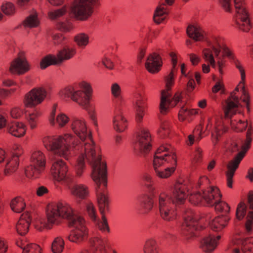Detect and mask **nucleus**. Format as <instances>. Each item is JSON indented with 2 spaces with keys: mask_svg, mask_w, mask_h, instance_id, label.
Listing matches in <instances>:
<instances>
[{
  "mask_svg": "<svg viewBox=\"0 0 253 253\" xmlns=\"http://www.w3.org/2000/svg\"><path fill=\"white\" fill-rule=\"evenodd\" d=\"M71 127L80 141L73 134L66 133L57 137L45 136L42 142L47 150L66 160L71 156L72 148L78 150L79 156L74 168L77 176L81 177L85 169V162L91 166L104 161L102 159L101 148L93 141L84 120L74 119Z\"/></svg>",
  "mask_w": 253,
  "mask_h": 253,
  "instance_id": "1",
  "label": "nucleus"
},
{
  "mask_svg": "<svg viewBox=\"0 0 253 253\" xmlns=\"http://www.w3.org/2000/svg\"><path fill=\"white\" fill-rule=\"evenodd\" d=\"M236 67L238 69L241 75V81L235 88V90L231 94L229 98L226 102L224 107V115L226 118L230 119L231 127L237 131H243L248 126L247 121H242L240 108L241 105L239 103V99L236 95V92L240 90L242 91L241 99L246 104L247 108L249 107V96L248 91L245 87L246 74L244 67L242 63L238 60L235 61Z\"/></svg>",
  "mask_w": 253,
  "mask_h": 253,
  "instance_id": "2",
  "label": "nucleus"
},
{
  "mask_svg": "<svg viewBox=\"0 0 253 253\" xmlns=\"http://www.w3.org/2000/svg\"><path fill=\"white\" fill-rule=\"evenodd\" d=\"M203 58L208 63L202 65V71L204 73L210 71V65L213 68L216 67L220 74H223V69L226 64V58L230 60L235 59L233 50L228 47L225 39L218 35L212 36L207 40V47L203 50Z\"/></svg>",
  "mask_w": 253,
  "mask_h": 253,
  "instance_id": "3",
  "label": "nucleus"
},
{
  "mask_svg": "<svg viewBox=\"0 0 253 253\" xmlns=\"http://www.w3.org/2000/svg\"><path fill=\"white\" fill-rule=\"evenodd\" d=\"M91 178L96 184V195L102 220L98 228L103 232H109V227L105 217V213L109 210V200L106 192L107 186V167L105 162L91 166Z\"/></svg>",
  "mask_w": 253,
  "mask_h": 253,
  "instance_id": "4",
  "label": "nucleus"
},
{
  "mask_svg": "<svg viewBox=\"0 0 253 253\" xmlns=\"http://www.w3.org/2000/svg\"><path fill=\"white\" fill-rule=\"evenodd\" d=\"M188 191V188L185 184L177 182L174 185L172 195L165 192L159 194L156 206L163 220L171 221L176 218L175 206L184 203Z\"/></svg>",
  "mask_w": 253,
  "mask_h": 253,
  "instance_id": "5",
  "label": "nucleus"
},
{
  "mask_svg": "<svg viewBox=\"0 0 253 253\" xmlns=\"http://www.w3.org/2000/svg\"><path fill=\"white\" fill-rule=\"evenodd\" d=\"M71 213V206L65 202H59L49 204L46 209V217L37 218L34 222L37 230L43 231L49 230L54 225H58L64 218L69 217Z\"/></svg>",
  "mask_w": 253,
  "mask_h": 253,
  "instance_id": "6",
  "label": "nucleus"
},
{
  "mask_svg": "<svg viewBox=\"0 0 253 253\" xmlns=\"http://www.w3.org/2000/svg\"><path fill=\"white\" fill-rule=\"evenodd\" d=\"M176 165L175 153L171 146L162 145L157 149L153 162L157 176L161 178H168L174 171Z\"/></svg>",
  "mask_w": 253,
  "mask_h": 253,
  "instance_id": "7",
  "label": "nucleus"
},
{
  "mask_svg": "<svg viewBox=\"0 0 253 253\" xmlns=\"http://www.w3.org/2000/svg\"><path fill=\"white\" fill-rule=\"evenodd\" d=\"M219 5L226 12H231L233 8L235 14L233 21L239 30L248 32L252 28L250 13L245 1H219Z\"/></svg>",
  "mask_w": 253,
  "mask_h": 253,
  "instance_id": "8",
  "label": "nucleus"
},
{
  "mask_svg": "<svg viewBox=\"0 0 253 253\" xmlns=\"http://www.w3.org/2000/svg\"><path fill=\"white\" fill-rule=\"evenodd\" d=\"M170 56L171 58L172 68L169 74L166 78V89L163 90L161 92L160 110L161 113L163 114H166L170 107L175 106L176 102L180 100L181 96L180 93H176L173 98H171L169 92L171 87L174 84V77L177 63V57L175 53L171 52Z\"/></svg>",
  "mask_w": 253,
  "mask_h": 253,
  "instance_id": "9",
  "label": "nucleus"
},
{
  "mask_svg": "<svg viewBox=\"0 0 253 253\" xmlns=\"http://www.w3.org/2000/svg\"><path fill=\"white\" fill-rule=\"evenodd\" d=\"M93 90L91 85L85 81H82L77 84L72 100L85 110L95 126H97V117L94 109L90 103Z\"/></svg>",
  "mask_w": 253,
  "mask_h": 253,
  "instance_id": "10",
  "label": "nucleus"
},
{
  "mask_svg": "<svg viewBox=\"0 0 253 253\" xmlns=\"http://www.w3.org/2000/svg\"><path fill=\"white\" fill-rule=\"evenodd\" d=\"M63 219H67L69 226L74 228L68 236L70 242L81 244L86 240L88 231L85 225V220L82 216L74 214L72 207L69 217Z\"/></svg>",
  "mask_w": 253,
  "mask_h": 253,
  "instance_id": "11",
  "label": "nucleus"
},
{
  "mask_svg": "<svg viewBox=\"0 0 253 253\" xmlns=\"http://www.w3.org/2000/svg\"><path fill=\"white\" fill-rule=\"evenodd\" d=\"M221 196L222 195L217 187H211L206 190L193 192L189 196V200L193 205L203 204L209 206H213L215 203L221 200Z\"/></svg>",
  "mask_w": 253,
  "mask_h": 253,
  "instance_id": "12",
  "label": "nucleus"
},
{
  "mask_svg": "<svg viewBox=\"0 0 253 253\" xmlns=\"http://www.w3.org/2000/svg\"><path fill=\"white\" fill-rule=\"evenodd\" d=\"M99 5L97 1H74L71 5V14L78 20L86 21Z\"/></svg>",
  "mask_w": 253,
  "mask_h": 253,
  "instance_id": "13",
  "label": "nucleus"
},
{
  "mask_svg": "<svg viewBox=\"0 0 253 253\" xmlns=\"http://www.w3.org/2000/svg\"><path fill=\"white\" fill-rule=\"evenodd\" d=\"M76 53V48L71 45H65L57 53V55L49 54L42 59L40 66L44 69L50 65L61 64L66 60L72 58Z\"/></svg>",
  "mask_w": 253,
  "mask_h": 253,
  "instance_id": "14",
  "label": "nucleus"
},
{
  "mask_svg": "<svg viewBox=\"0 0 253 253\" xmlns=\"http://www.w3.org/2000/svg\"><path fill=\"white\" fill-rule=\"evenodd\" d=\"M46 158L41 151L34 150L31 155L30 164L25 169V175L29 178H36L44 170Z\"/></svg>",
  "mask_w": 253,
  "mask_h": 253,
  "instance_id": "15",
  "label": "nucleus"
},
{
  "mask_svg": "<svg viewBox=\"0 0 253 253\" xmlns=\"http://www.w3.org/2000/svg\"><path fill=\"white\" fill-rule=\"evenodd\" d=\"M47 92L42 86L34 87L27 92L24 96L23 103L28 108H34L41 104L45 100Z\"/></svg>",
  "mask_w": 253,
  "mask_h": 253,
  "instance_id": "16",
  "label": "nucleus"
},
{
  "mask_svg": "<svg viewBox=\"0 0 253 253\" xmlns=\"http://www.w3.org/2000/svg\"><path fill=\"white\" fill-rule=\"evenodd\" d=\"M184 222L181 226V230L183 235L187 239L193 237L197 230V217L193 211L187 209L184 211L183 215Z\"/></svg>",
  "mask_w": 253,
  "mask_h": 253,
  "instance_id": "17",
  "label": "nucleus"
},
{
  "mask_svg": "<svg viewBox=\"0 0 253 253\" xmlns=\"http://www.w3.org/2000/svg\"><path fill=\"white\" fill-rule=\"evenodd\" d=\"M240 249L244 253H253V237L241 238L235 236L229 246L232 253H240Z\"/></svg>",
  "mask_w": 253,
  "mask_h": 253,
  "instance_id": "18",
  "label": "nucleus"
},
{
  "mask_svg": "<svg viewBox=\"0 0 253 253\" xmlns=\"http://www.w3.org/2000/svg\"><path fill=\"white\" fill-rule=\"evenodd\" d=\"M151 138L149 131L142 129L137 134L134 148L141 155H145L151 149Z\"/></svg>",
  "mask_w": 253,
  "mask_h": 253,
  "instance_id": "19",
  "label": "nucleus"
},
{
  "mask_svg": "<svg viewBox=\"0 0 253 253\" xmlns=\"http://www.w3.org/2000/svg\"><path fill=\"white\" fill-rule=\"evenodd\" d=\"M134 106L135 108V119L137 123H140L144 115L145 109L146 108V102L147 98L143 89H138L134 96Z\"/></svg>",
  "mask_w": 253,
  "mask_h": 253,
  "instance_id": "20",
  "label": "nucleus"
},
{
  "mask_svg": "<svg viewBox=\"0 0 253 253\" xmlns=\"http://www.w3.org/2000/svg\"><path fill=\"white\" fill-rule=\"evenodd\" d=\"M68 171V167L65 162L61 159L54 160L50 169L53 179L59 182L64 181Z\"/></svg>",
  "mask_w": 253,
  "mask_h": 253,
  "instance_id": "21",
  "label": "nucleus"
},
{
  "mask_svg": "<svg viewBox=\"0 0 253 253\" xmlns=\"http://www.w3.org/2000/svg\"><path fill=\"white\" fill-rule=\"evenodd\" d=\"M12 155H7L8 159L6 160V169H4L5 175H8L16 169L19 164V157L23 154V150L19 145H15Z\"/></svg>",
  "mask_w": 253,
  "mask_h": 253,
  "instance_id": "22",
  "label": "nucleus"
},
{
  "mask_svg": "<svg viewBox=\"0 0 253 253\" xmlns=\"http://www.w3.org/2000/svg\"><path fill=\"white\" fill-rule=\"evenodd\" d=\"M244 156V151L240 152L234 158L230 161L227 165L226 175L227 178V184L229 188L232 187L233 177Z\"/></svg>",
  "mask_w": 253,
  "mask_h": 253,
  "instance_id": "23",
  "label": "nucleus"
},
{
  "mask_svg": "<svg viewBox=\"0 0 253 253\" xmlns=\"http://www.w3.org/2000/svg\"><path fill=\"white\" fill-rule=\"evenodd\" d=\"M30 69V66L26 59L23 56H19L11 61L9 72L13 74L23 75Z\"/></svg>",
  "mask_w": 253,
  "mask_h": 253,
  "instance_id": "24",
  "label": "nucleus"
},
{
  "mask_svg": "<svg viewBox=\"0 0 253 253\" xmlns=\"http://www.w3.org/2000/svg\"><path fill=\"white\" fill-rule=\"evenodd\" d=\"M213 124V128L212 130V140L213 143H216L220 136L227 130V128L223 125L222 120L221 118H214L213 120L209 119L207 125L206 129H211Z\"/></svg>",
  "mask_w": 253,
  "mask_h": 253,
  "instance_id": "25",
  "label": "nucleus"
},
{
  "mask_svg": "<svg viewBox=\"0 0 253 253\" xmlns=\"http://www.w3.org/2000/svg\"><path fill=\"white\" fill-rule=\"evenodd\" d=\"M89 242L91 249L83 250L80 253H106L107 240L105 238L94 237L90 239Z\"/></svg>",
  "mask_w": 253,
  "mask_h": 253,
  "instance_id": "26",
  "label": "nucleus"
},
{
  "mask_svg": "<svg viewBox=\"0 0 253 253\" xmlns=\"http://www.w3.org/2000/svg\"><path fill=\"white\" fill-rule=\"evenodd\" d=\"M252 133V128L249 126L246 135V139L244 141H238L233 142L230 148V150L234 153L236 152L244 151L245 154L249 149L252 141L251 134Z\"/></svg>",
  "mask_w": 253,
  "mask_h": 253,
  "instance_id": "27",
  "label": "nucleus"
},
{
  "mask_svg": "<svg viewBox=\"0 0 253 253\" xmlns=\"http://www.w3.org/2000/svg\"><path fill=\"white\" fill-rule=\"evenodd\" d=\"M221 238L220 235L215 237L211 234L205 236L201 241L200 248L205 253L213 252L217 246V241Z\"/></svg>",
  "mask_w": 253,
  "mask_h": 253,
  "instance_id": "28",
  "label": "nucleus"
},
{
  "mask_svg": "<svg viewBox=\"0 0 253 253\" xmlns=\"http://www.w3.org/2000/svg\"><path fill=\"white\" fill-rule=\"evenodd\" d=\"M162 66V61L159 55L154 53L147 57L145 67L150 73H157L160 71Z\"/></svg>",
  "mask_w": 253,
  "mask_h": 253,
  "instance_id": "29",
  "label": "nucleus"
},
{
  "mask_svg": "<svg viewBox=\"0 0 253 253\" xmlns=\"http://www.w3.org/2000/svg\"><path fill=\"white\" fill-rule=\"evenodd\" d=\"M173 1H163L159 4L153 16L155 22L157 24H160L165 20L168 14V7L172 5Z\"/></svg>",
  "mask_w": 253,
  "mask_h": 253,
  "instance_id": "30",
  "label": "nucleus"
},
{
  "mask_svg": "<svg viewBox=\"0 0 253 253\" xmlns=\"http://www.w3.org/2000/svg\"><path fill=\"white\" fill-rule=\"evenodd\" d=\"M7 133L16 137H21L25 135L27 130L26 126L22 122H12L6 126Z\"/></svg>",
  "mask_w": 253,
  "mask_h": 253,
  "instance_id": "31",
  "label": "nucleus"
},
{
  "mask_svg": "<svg viewBox=\"0 0 253 253\" xmlns=\"http://www.w3.org/2000/svg\"><path fill=\"white\" fill-rule=\"evenodd\" d=\"M112 123L113 128L118 132L124 131L127 126V120L119 109L115 111Z\"/></svg>",
  "mask_w": 253,
  "mask_h": 253,
  "instance_id": "32",
  "label": "nucleus"
},
{
  "mask_svg": "<svg viewBox=\"0 0 253 253\" xmlns=\"http://www.w3.org/2000/svg\"><path fill=\"white\" fill-rule=\"evenodd\" d=\"M57 105L54 104L49 115L48 120L51 126L57 124L60 127L64 126L69 122V118L63 113H60L56 117Z\"/></svg>",
  "mask_w": 253,
  "mask_h": 253,
  "instance_id": "33",
  "label": "nucleus"
},
{
  "mask_svg": "<svg viewBox=\"0 0 253 253\" xmlns=\"http://www.w3.org/2000/svg\"><path fill=\"white\" fill-rule=\"evenodd\" d=\"M31 221V215L29 213L22 214L16 225L17 233L22 236L25 235L29 231Z\"/></svg>",
  "mask_w": 253,
  "mask_h": 253,
  "instance_id": "34",
  "label": "nucleus"
},
{
  "mask_svg": "<svg viewBox=\"0 0 253 253\" xmlns=\"http://www.w3.org/2000/svg\"><path fill=\"white\" fill-rule=\"evenodd\" d=\"M230 218L228 215H221L214 218L209 221V224L211 229L219 232L225 228L228 224Z\"/></svg>",
  "mask_w": 253,
  "mask_h": 253,
  "instance_id": "35",
  "label": "nucleus"
},
{
  "mask_svg": "<svg viewBox=\"0 0 253 253\" xmlns=\"http://www.w3.org/2000/svg\"><path fill=\"white\" fill-rule=\"evenodd\" d=\"M72 195L81 200L86 199L89 195L88 187L83 184H75L69 187Z\"/></svg>",
  "mask_w": 253,
  "mask_h": 253,
  "instance_id": "36",
  "label": "nucleus"
},
{
  "mask_svg": "<svg viewBox=\"0 0 253 253\" xmlns=\"http://www.w3.org/2000/svg\"><path fill=\"white\" fill-rule=\"evenodd\" d=\"M186 32L188 36L195 41H201L204 39V32L200 27L189 25Z\"/></svg>",
  "mask_w": 253,
  "mask_h": 253,
  "instance_id": "37",
  "label": "nucleus"
},
{
  "mask_svg": "<svg viewBox=\"0 0 253 253\" xmlns=\"http://www.w3.org/2000/svg\"><path fill=\"white\" fill-rule=\"evenodd\" d=\"M179 102L180 103V105L181 106L178 114V118L180 121H184L189 117L198 113L197 110L190 109L188 106L184 105L181 98L180 100L176 102V105Z\"/></svg>",
  "mask_w": 253,
  "mask_h": 253,
  "instance_id": "38",
  "label": "nucleus"
},
{
  "mask_svg": "<svg viewBox=\"0 0 253 253\" xmlns=\"http://www.w3.org/2000/svg\"><path fill=\"white\" fill-rule=\"evenodd\" d=\"M143 253H160V248L158 242L154 238L147 239L143 248Z\"/></svg>",
  "mask_w": 253,
  "mask_h": 253,
  "instance_id": "39",
  "label": "nucleus"
},
{
  "mask_svg": "<svg viewBox=\"0 0 253 253\" xmlns=\"http://www.w3.org/2000/svg\"><path fill=\"white\" fill-rule=\"evenodd\" d=\"M40 20L36 12H33L23 21V25L25 27L35 28L40 25Z\"/></svg>",
  "mask_w": 253,
  "mask_h": 253,
  "instance_id": "40",
  "label": "nucleus"
},
{
  "mask_svg": "<svg viewBox=\"0 0 253 253\" xmlns=\"http://www.w3.org/2000/svg\"><path fill=\"white\" fill-rule=\"evenodd\" d=\"M141 211L143 213L149 212L153 208L154 202L150 196H145L143 199L140 200Z\"/></svg>",
  "mask_w": 253,
  "mask_h": 253,
  "instance_id": "41",
  "label": "nucleus"
},
{
  "mask_svg": "<svg viewBox=\"0 0 253 253\" xmlns=\"http://www.w3.org/2000/svg\"><path fill=\"white\" fill-rule=\"evenodd\" d=\"M74 39L78 46L82 49H84L89 43V36L84 33L77 34Z\"/></svg>",
  "mask_w": 253,
  "mask_h": 253,
  "instance_id": "42",
  "label": "nucleus"
},
{
  "mask_svg": "<svg viewBox=\"0 0 253 253\" xmlns=\"http://www.w3.org/2000/svg\"><path fill=\"white\" fill-rule=\"evenodd\" d=\"M26 204L21 197H17L13 199L10 203L11 210L17 213L22 211L25 209Z\"/></svg>",
  "mask_w": 253,
  "mask_h": 253,
  "instance_id": "43",
  "label": "nucleus"
},
{
  "mask_svg": "<svg viewBox=\"0 0 253 253\" xmlns=\"http://www.w3.org/2000/svg\"><path fill=\"white\" fill-rule=\"evenodd\" d=\"M86 211L89 217L97 224L98 227L99 223L101 221H99L97 216V212L93 204L90 201H86L85 204Z\"/></svg>",
  "mask_w": 253,
  "mask_h": 253,
  "instance_id": "44",
  "label": "nucleus"
},
{
  "mask_svg": "<svg viewBox=\"0 0 253 253\" xmlns=\"http://www.w3.org/2000/svg\"><path fill=\"white\" fill-rule=\"evenodd\" d=\"M65 242L61 237H57L51 244V250L53 253H61L64 249Z\"/></svg>",
  "mask_w": 253,
  "mask_h": 253,
  "instance_id": "45",
  "label": "nucleus"
},
{
  "mask_svg": "<svg viewBox=\"0 0 253 253\" xmlns=\"http://www.w3.org/2000/svg\"><path fill=\"white\" fill-rule=\"evenodd\" d=\"M202 126L199 125L196 127L193 130V134H190L188 136L187 139L186 140V143L188 145H192L193 144L195 139V136L198 135V137H197L196 140H199L201 139V135L202 133Z\"/></svg>",
  "mask_w": 253,
  "mask_h": 253,
  "instance_id": "46",
  "label": "nucleus"
},
{
  "mask_svg": "<svg viewBox=\"0 0 253 253\" xmlns=\"http://www.w3.org/2000/svg\"><path fill=\"white\" fill-rule=\"evenodd\" d=\"M110 91L112 97L119 101L122 99L123 91L121 85L117 83H113L110 85Z\"/></svg>",
  "mask_w": 253,
  "mask_h": 253,
  "instance_id": "47",
  "label": "nucleus"
},
{
  "mask_svg": "<svg viewBox=\"0 0 253 253\" xmlns=\"http://www.w3.org/2000/svg\"><path fill=\"white\" fill-rule=\"evenodd\" d=\"M170 124L168 121H163L161 122L158 133L161 137L168 136L171 131Z\"/></svg>",
  "mask_w": 253,
  "mask_h": 253,
  "instance_id": "48",
  "label": "nucleus"
},
{
  "mask_svg": "<svg viewBox=\"0 0 253 253\" xmlns=\"http://www.w3.org/2000/svg\"><path fill=\"white\" fill-rule=\"evenodd\" d=\"M40 116V112L37 110L29 114L27 121L28 125L31 129H36L38 126V119Z\"/></svg>",
  "mask_w": 253,
  "mask_h": 253,
  "instance_id": "49",
  "label": "nucleus"
},
{
  "mask_svg": "<svg viewBox=\"0 0 253 253\" xmlns=\"http://www.w3.org/2000/svg\"><path fill=\"white\" fill-rule=\"evenodd\" d=\"M215 211L222 213V215H228L230 211V207L227 203L221 200L213 205Z\"/></svg>",
  "mask_w": 253,
  "mask_h": 253,
  "instance_id": "50",
  "label": "nucleus"
},
{
  "mask_svg": "<svg viewBox=\"0 0 253 253\" xmlns=\"http://www.w3.org/2000/svg\"><path fill=\"white\" fill-rule=\"evenodd\" d=\"M1 10L7 15H11L15 13L16 8L12 2L5 1L1 6Z\"/></svg>",
  "mask_w": 253,
  "mask_h": 253,
  "instance_id": "51",
  "label": "nucleus"
},
{
  "mask_svg": "<svg viewBox=\"0 0 253 253\" xmlns=\"http://www.w3.org/2000/svg\"><path fill=\"white\" fill-rule=\"evenodd\" d=\"M77 85H69L60 90V95L64 98L69 97L72 99V96L74 94Z\"/></svg>",
  "mask_w": 253,
  "mask_h": 253,
  "instance_id": "52",
  "label": "nucleus"
},
{
  "mask_svg": "<svg viewBox=\"0 0 253 253\" xmlns=\"http://www.w3.org/2000/svg\"><path fill=\"white\" fill-rule=\"evenodd\" d=\"M245 229L246 232L249 233L253 231V211H249L247 214Z\"/></svg>",
  "mask_w": 253,
  "mask_h": 253,
  "instance_id": "53",
  "label": "nucleus"
},
{
  "mask_svg": "<svg viewBox=\"0 0 253 253\" xmlns=\"http://www.w3.org/2000/svg\"><path fill=\"white\" fill-rule=\"evenodd\" d=\"M22 253H42V249L37 244L29 243Z\"/></svg>",
  "mask_w": 253,
  "mask_h": 253,
  "instance_id": "54",
  "label": "nucleus"
},
{
  "mask_svg": "<svg viewBox=\"0 0 253 253\" xmlns=\"http://www.w3.org/2000/svg\"><path fill=\"white\" fill-rule=\"evenodd\" d=\"M246 206L243 203H240L237 208L236 217L239 220H241L244 217L246 212Z\"/></svg>",
  "mask_w": 253,
  "mask_h": 253,
  "instance_id": "55",
  "label": "nucleus"
},
{
  "mask_svg": "<svg viewBox=\"0 0 253 253\" xmlns=\"http://www.w3.org/2000/svg\"><path fill=\"white\" fill-rule=\"evenodd\" d=\"M67 7L66 6L63 7L61 9H59L54 11L49 12L48 16L50 18L55 19L63 16L67 11Z\"/></svg>",
  "mask_w": 253,
  "mask_h": 253,
  "instance_id": "56",
  "label": "nucleus"
},
{
  "mask_svg": "<svg viewBox=\"0 0 253 253\" xmlns=\"http://www.w3.org/2000/svg\"><path fill=\"white\" fill-rule=\"evenodd\" d=\"M66 38L62 34L56 33L52 35V40L56 45L60 44L65 42Z\"/></svg>",
  "mask_w": 253,
  "mask_h": 253,
  "instance_id": "57",
  "label": "nucleus"
},
{
  "mask_svg": "<svg viewBox=\"0 0 253 253\" xmlns=\"http://www.w3.org/2000/svg\"><path fill=\"white\" fill-rule=\"evenodd\" d=\"M22 115V110L19 107H14L10 111V115L14 119H18Z\"/></svg>",
  "mask_w": 253,
  "mask_h": 253,
  "instance_id": "58",
  "label": "nucleus"
},
{
  "mask_svg": "<svg viewBox=\"0 0 253 253\" xmlns=\"http://www.w3.org/2000/svg\"><path fill=\"white\" fill-rule=\"evenodd\" d=\"M202 156V151L200 148H196L193 154V161L195 163H198L200 161Z\"/></svg>",
  "mask_w": 253,
  "mask_h": 253,
  "instance_id": "59",
  "label": "nucleus"
},
{
  "mask_svg": "<svg viewBox=\"0 0 253 253\" xmlns=\"http://www.w3.org/2000/svg\"><path fill=\"white\" fill-rule=\"evenodd\" d=\"M37 195L38 196H42L48 193V189L43 186H41L37 189Z\"/></svg>",
  "mask_w": 253,
  "mask_h": 253,
  "instance_id": "60",
  "label": "nucleus"
},
{
  "mask_svg": "<svg viewBox=\"0 0 253 253\" xmlns=\"http://www.w3.org/2000/svg\"><path fill=\"white\" fill-rule=\"evenodd\" d=\"M142 180L146 184H153L154 181L152 176L148 173H144L142 176Z\"/></svg>",
  "mask_w": 253,
  "mask_h": 253,
  "instance_id": "61",
  "label": "nucleus"
},
{
  "mask_svg": "<svg viewBox=\"0 0 253 253\" xmlns=\"http://www.w3.org/2000/svg\"><path fill=\"white\" fill-rule=\"evenodd\" d=\"M7 159V155L6 154L5 152L0 148V164L3 163L4 165L5 169H6V160Z\"/></svg>",
  "mask_w": 253,
  "mask_h": 253,
  "instance_id": "62",
  "label": "nucleus"
},
{
  "mask_svg": "<svg viewBox=\"0 0 253 253\" xmlns=\"http://www.w3.org/2000/svg\"><path fill=\"white\" fill-rule=\"evenodd\" d=\"M7 245L4 239L0 237V253H5L7 251Z\"/></svg>",
  "mask_w": 253,
  "mask_h": 253,
  "instance_id": "63",
  "label": "nucleus"
},
{
  "mask_svg": "<svg viewBox=\"0 0 253 253\" xmlns=\"http://www.w3.org/2000/svg\"><path fill=\"white\" fill-rule=\"evenodd\" d=\"M102 63L107 68L109 69H112L113 68V63L108 58H104L102 60Z\"/></svg>",
  "mask_w": 253,
  "mask_h": 253,
  "instance_id": "64",
  "label": "nucleus"
}]
</instances>
